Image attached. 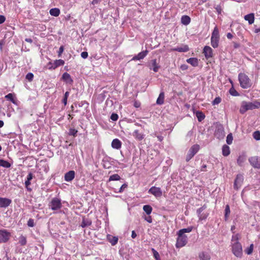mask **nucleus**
Returning <instances> with one entry per match:
<instances>
[{"label": "nucleus", "instance_id": "nucleus-2", "mask_svg": "<svg viewBox=\"0 0 260 260\" xmlns=\"http://www.w3.org/2000/svg\"><path fill=\"white\" fill-rule=\"evenodd\" d=\"M260 107V103L257 101L254 102H243L242 103L240 109V112L242 114L244 113L249 110H253L257 109Z\"/></svg>", "mask_w": 260, "mask_h": 260}, {"label": "nucleus", "instance_id": "nucleus-64", "mask_svg": "<svg viewBox=\"0 0 260 260\" xmlns=\"http://www.w3.org/2000/svg\"><path fill=\"white\" fill-rule=\"evenodd\" d=\"M254 32L255 33H258L260 32V27L259 28H255L254 30Z\"/></svg>", "mask_w": 260, "mask_h": 260}, {"label": "nucleus", "instance_id": "nucleus-19", "mask_svg": "<svg viewBox=\"0 0 260 260\" xmlns=\"http://www.w3.org/2000/svg\"><path fill=\"white\" fill-rule=\"evenodd\" d=\"M61 79L67 84H72L73 82L70 74L66 72L63 74Z\"/></svg>", "mask_w": 260, "mask_h": 260}, {"label": "nucleus", "instance_id": "nucleus-44", "mask_svg": "<svg viewBox=\"0 0 260 260\" xmlns=\"http://www.w3.org/2000/svg\"><path fill=\"white\" fill-rule=\"evenodd\" d=\"M33 78H34V75L32 73H28L26 75V79L28 81H31L33 79Z\"/></svg>", "mask_w": 260, "mask_h": 260}, {"label": "nucleus", "instance_id": "nucleus-18", "mask_svg": "<svg viewBox=\"0 0 260 260\" xmlns=\"http://www.w3.org/2000/svg\"><path fill=\"white\" fill-rule=\"evenodd\" d=\"M133 136L137 140L139 141H142L144 138V134H143L142 133H140L138 129H136L134 131Z\"/></svg>", "mask_w": 260, "mask_h": 260}, {"label": "nucleus", "instance_id": "nucleus-13", "mask_svg": "<svg viewBox=\"0 0 260 260\" xmlns=\"http://www.w3.org/2000/svg\"><path fill=\"white\" fill-rule=\"evenodd\" d=\"M11 203L12 201L10 199L0 197V208H7Z\"/></svg>", "mask_w": 260, "mask_h": 260}, {"label": "nucleus", "instance_id": "nucleus-34", "mask_svg": "<svg viewBox=\"0 0 260 260\" xmlns=\"http://www.w3.org/2000/svg\"><path fill=\"white\" fill-rule=\"evenodd\" d=\"M91 224V221L88 219H83L82 221L81 222V226L82 228H85L87 226H89Z\"/></svg>", "mask_w": 260, "mask_h": 260}, {"label": "nucleus", "instance_id": "nucleus-1", "mask_svg": "<svg viewBox=\"0 0 260 260\" xmlns=\"http://www.w3.org/2000/svg\"><path fill=\"white\" fill-rule=\"evenodd\" d=\"M192 229L193 228L192 226H189L186 229H181L177 232V238L175 244L176 248H180L187 244L188 238L187 236L185 235V233L191 232Z\"/></svg>", "mask_w": 260, "mask_h": 260}, {"label": "nucleus", "instance_id": "nucleus-52", "mask_svg": "<svg viewBox=\"0 0 260 260\" xmlns=\"http://www.w3.org/2000/svg\"><path fill=\"white\" fill-rule=\"evenodd\" d=\"M34 177V175L31 173H28V175L27 176V180L30 181Z\"/></svg>", "mask_w": 260, "mask_h": 260}, {"label": "nucleus", "instance_id": "nucleus-47", "mask_svg": "<svg viewBox=\"0 0 260 260\" xmlns=\"http://www.w3.org/2000/svg\"><path fill=\"white\" fill-rule=\"evenodd\" d=\"M110 118L113 121H116L118 118V115L116 113H112L110 116Z\"/></svg>", "mask_w": 260, "mask_h": 260}, {"label": "nucleus", "instance_id": "nucleus-61", "mask_svg": "<svg viewBox=\"0 0 260 260\" xmlns=\"http://www.w3.org/2000/svg\"><path fill=\"white\" fill-rule=\"evenodd\" d=\"M226 36H227V38L229 39H231L233 37L232 34L230 32L227 34Z\"/></svg>", "mask_w": 260, "mask_h": 260}, {"label": "nucleus", "instance_id": "nucleus-25", "mask_svg": "<svg viewBox=\"0 0 260 260\" xmlns=\"http://www.w3.org/2000/svg\"><path fill=\"white\" fill-rule=\"evenodd\" d=\"M246 160V155L243 154L240 155L237 158V164L239 166H242Z\"/></svg>", "mask_w": 260, "mask_h": 260}, {"label": "nucleus", "instance_id": "nucleus-8", "mask_svg": "<svg viewBox=\"0 0 260 260\" xmlns=\"http://www.w3.org/2000/svg\"><path fill=\"white\" fill-rule=\"evenodd\" d=\"M11 233L6 230H0V243H6L8 241Z\"/></svg>", "mask_w": 260, "mask_h": 260}, {"label": "nucleus", "instance_id": "nucleus-58", "mask_svg": "<svg viewBox=\"0 0 260 260\" xmlns=\"http://www.w3.org/2000/svg\"><path fill=\"white\" fill-rule=\"evenodd\" d=\"M140 105H141V104L140 102H135L134 103V106L136 107V108H139L140 107Z\"/></svg>", "mask_w": 260, "mask_h": 260}, {"label": "nucleus", "instance_id": "nucleus-38", "mask_svg": "<svg viewBox=\"0 0 260 260\" xmlns=\"http://www.w3.org/2000/svg\"><path fill=\"white\" fill-rule=\"evenodd\" d=\"M253 138L257 140H260V132L259 131H256L253 132L252 134Z\"/></svg>", "mask_w": 260, "mask_h": 260}, {"label": "nucleus", "instance_id": "nucleus-24", "mask_svg": "<svg viewBox=\"0 0 260 260\" xmlns=\"http://www.w3.org/2000/svg\"><path fill=\"white\" fill-rule=\"evenodd\" d=\"M222 153L224 156H227L230 154V149L229 146L224 145L222 146Z\"/></svg>", "mask_w": 260, "mask_h": 260}, {"label": "nucleus", "instance_id": "nucleus-26", "mask_svg": "<svg viewBox=\"0 0 260 260\" xmlns=\"http://www.w3.org/2000/svg\"><path fill=\"white\" fill-rule=\"evenodd\" d=\"M181 21L184 25H188L190 22V18L187 15H183L182 16Z\"/></svg>", "mask_w": 260, "mask_h": 260}, {"label": "nucleus", "instance_id": "nucleus-57", "mask_svg": "<svg viewBox=\"0 0 260 260\" xmlns=\"http://www.w3.org/2000/svg\"><path fill=\"white\" fill-rule=\"evenodd\" d=\"M159 67L160 66H153L152 69L150 68V70H152L154 72H157Z\"/></svg>", "mask_w": 260, "mask_h": 260}, {"label": "nucleus", "instance_id": "nucleus-11", "mask_svg": "<svg viewBox=\"0 0 260 260\" xmlns=\"http://www.w3.org/2000/svg\"><path fill=\"white\" fill-rule=\"evenodd\" d=\"M244 181V177L242 174H238L234 181V188L238 190L242 186Z\"/></svg>", "mask_w": 260, "mask_h": 260}, {"label": "nucleus", "instance_id": "nucleus-31", "mask_svg": "<svg viewBox=\"0 0 260 260\" xmlns=\"http://www.w3.org/2000/svg\"><path fill=\"white\" fill-rule=\"evenodd\" d=\"M14 94L13 93H10L8 94L7 95H6L5 96V98L7 100L11 101L12 103H13L14 104H16V102L14 98Z\"/></svg>", "mask_w": 260, "mask_h": 260}, {"label": "nucleus", "instance_id": "nucleus-60", "mask_svg": "<svg viewBox=\"0 0 260 260\" xmlns=\"http://www.w3.org/2000/svg\"><path fill=\"white\" fill-rule=\"evenodd\" d=\"M206 168H207V166L206 165H203L202 166V167H201V171H204V172L206 171Z\"/></svg>", "mask_w": 260, "mask_h": 260}, {"label": "nucleus", "instance_id": "nucleus-14", "mask_svg": "<svg viewBox=\"0 0 260 260\" xmlns=\"http://www.w3.org/2000/svg\"><path fill=\"white\" fill-rule=\"evenodd\" d=\"M75 176V171L71 170V171H69V172H67L64 174V180L66 181L70 182L74 179Z\"/></svg>", "mask_w": 260, "mask_h": 260}, {"label": "nucleus", "instance_id": "nucleus-17", "mask_svg": "<svg viewBox=\"0 0 260 260\" xmlns=\"http://www.w3.org/2000/svg\"><path fill=\"white\" fill-rule=\"evenodd\" d=\"M189 50V47L186 45H182L181 47L172 48L171 51H178L179 52H186Z\"/></svg>", "mask_w": 260, "mask_h": 260}, {"label": "nucleus", "instance_id": "nucleus-42", "mask_svg": "<svg viewBox=\"0 0 260 260\" xmlns=\"http://www.w3.org/2000/svg\"><path fill=\"white\" fill-rule=\"evenodd\" d=\"M221 102V99L220 97H216L215 99L213 101L212 104L213 105H215L219 104Z\"/></svg>", "mask_w": 260, "mask_h": 260}, {"label": "nucleus", "instance_id": "nucleus-27", "mask_svg": "<svg viewBox=\"0 0 260 260\" xmlns=\"http://www.w3.org/2000/svg\"><path fill=\"white\" fill-rule=\"evenodd\" d=\"M49 13L51 16L57 17L60 14V10L58 8H52L50 10Z\"/></svg>", "mask_w": 260, "mask_h": 260}, {"label": "nucleus", "instance_id": "nucleus-37", "mask_svg": "<svg viewBox=\"0 0 260 260\" xmlns=\"http://www.w3.org/2000/svg\"><path fill=\"white\" fill-rule=\"evenodd\" d=\"M152 252L153 254V256L155 258V260H160V256L158 252L155 250L154 248L151 249Z\"/></svg>", "mask_w": 260, "mask_h": 260}, {"label": "nucleus", "instance_id": "nucleus-46", "mask_svg": "<svg viewBox=\"0 0 260 260\" xmlns=\"http://www.w3.org/2000/svg\"><path fill=\"white\" fill-rule=\"evenodd\" d=\"M77 132V130L74 128H71L69 131V135L75 137L76 136Z\"/></svg>", "mask_w": 260, "mask_h": 260}, {"label": "nucleus", "instance_id": "nucleus-63", "mask_svg": "<svg viewBox=\"0 0 260 260\" xmlns=\"http://www.w3.org/2000/svg\"><path fill=\"white\" fill-rule=\"evenodd\" d=\"M92 4L94 5V4H97L99 3V1L98 0H92V2H91Z\"/></svg>", "mask_w": 260, "mask_h": 260}, {"label": "nucleus", "instance_id": "nucleus-59", "mask_svg": "<svg viewBox=\"0 0 260 260\" xmlns=\"http://www.w3.org/2000/svg\"><path fill=\"white\" fill-rule=\"evenodd\" d=\"M132 238L134 239L137 237V234L135 231H133L132 232Z\"/></svg>", "mask_w": 260, "mask_h": 260}, {"label": "nucleus", "instance_id": "nucleus-23", "mask_svg": "<svg viewBox=\"0 0 260 260\" xmlns=\"http://www.w3.org/2000/svg\"><path fill=\"white\" fill-rule=\"evenodd\" d=\"M165 93L164 92H161L156 100V104L157 105H162L164 103Z\"/></svg>", "mask_w": 260, "mask_h": 260}, {"label": "nucleus", "instance_id": "nucleus-22", "mask_svg": "<svg viewBox=\"0 0 260 260\" xmlns=\"http://www.w3.org/2000/svg\"><path fill=\"white\" fill-rule=\"evenodd\" d=\"M244 19L248 21L249 24H251L254 23V15L253 13H250L244 16Z\"/></svg>", "mask_w": 260, "mask_h": 260}, {"label": "nucleus", "instance_id": "nucleus-33", "mask_svg": "<svg viewBox=\"0 0 260 260\" xmlns=\"http://www.w3.org/2000/svg\"><path fill=\"white\" fill-rule=\"evenodd\" d=\"M143 209L147 215H150L152 211V208L148 205H144Z\"/></svg>", "mask_w": 260, "mask_h": 260}, {"label": "nucleus", "instance_id": "nucleus-35", "mask_svg": "<svg viewBox=\"0 0 260 260\" xmlns=\"http://www.w3.org/2000/svg\"><path fill=\"white\" fill-rule=\"evenodd\" d=\"M120 179V176L117 174H113L110 176L109 181H118Z\"/></svg>", "mask_w": 260, "mask_h": 260}, {"label": "nucleus", "instance_id": "nucleus-40", "mask_svg": "<svg viewBox=\"0 0 260 260\" xmlns=\"http://www.w3.org/2000/svg\"><path fill=\"white\" fill-rule=\"evenodd\" d=\"M253 249V245L252 244L250 245V246L248 248H247L245 250V252L248 255L251 254L252 253Z\"/></svg>", "mask_w": 260, "mask_h": 260}, {"label": "nucleus", "instance_id": "nucleus-41", "mask_svg": "<svg viewBox=\"0 0 260 260\" xmlns=\"http://www.w3.org/2000/svg\"><path fill=\"white\" fill-rule=\"evenodd\" d=\"M226 141L227 144H228L229 145H230L232 143L233 136H232V134H230L227 136Z\"/></svg>", "mask_w": 260, "mask_h": 260}, {"label": "nucleus", "instance_id": "nucleus-53", "mask_svg": "<svg viewBox=\"0 0 260 260\" xmlns=\"http://www.w3.org/2000/svg\"><path fill=\"white\" fill-rule=\"evenodd\" d=\"M81 56L83 58H86L88 56V53L86 51L82 52L81 54Z\"/></svg>", "mask_w": 260, "mask_h": 260}, {"label": "nucleus", "instance_id": "nucleus-4", "mask_svg": "<svg viewBox=\"0 0 260 260\" xmlns=\"http://www.w3.org/2000/svg\"><path fill=\"white\" fill-rule=\"evenodd\" d=\"M232 251L237 257L241 258L243 255L242 247L240 242L232 243Z\"/></svg>", "mask_w": 260, "mask_h": 260}, {"label": "nucleus", "instance_id": "nucleus-7", "mask_svg": "<svg viewBox=\"0 0 260 260\" xmlns=\"http://www.w3.org/2000/svg\"><path fill=\"white\" fill-rule=\"evenodd\" d=\"M50 206L52 210L60 209L61 207V200L57 198H53L50 203Z\"/></svg>", "mask_w": 260, "mask_h": 260}, {"label": "nucleus", "instance_id": "nucleus-28", "mask_svg": "<svg viewBox=\"0 0 260 260\" xmlns=\"http://www.w3.org/2000/svg\"><path fill=\"white\" fill-rule=\"evenodd\" d=\"M199 256L201 260H209L210 259V255L207 253L205 252L200 253Z\"/></svg>", "mask_w": 260, "mask_h": 260}, {"label": "nucleus", "instance_id": "nucleus-56", "mask_svg": "<svg viewBox=\"0 0 260 260\" xmlns=\"http://www.w3.org/2000/svg\"><path fill=\"white\" fill-rule=\"evenodd\" d=\"M64 50V47L63 46H61L59 49V51L58 52V55L60 56L61 55V54H62V53L63 52Z\"/></svg>", "mask_w": 260, "mask_h": 260}, {"label": "nucleus", "instance_id": "nucleus-48", "mask_svg": "<svg viewBox=\"0 0 260 260\" xmlns=\"http://www.w3.org/2000/svg\"><path fill=\"white\" fill-rule=\"evenodd\" d=\"M27 225L29 227H33L35 225L34 219L30 218L27 221Z\"/></svg>", "mask_w": 260, "mask_h": 260}, {"label": "nucleus", "instance_id": "nucleus-12", "mask_svg": "<svg viewBox=\"0 0 260 260\" xmlns=\"http://www.w3.org/2000/svg\"><path fill=\"white\" fill-rule=\"evenodd\" d=\"M148 193L153 194L156 198L161 197L162 192L160 187L155 186L151 187L148 190Z\"/></svg>", "mask_w": 260, "mask_h": 260}, {"label": "nucleus", "instance_id": "nucleus-62", "mask_svg": "<svg viewBox=\"0 0 260 260\" xmlns=\"http://www.w3.org/2000/svg\"><path fill=\"white\" fill-rule=\"evenodd\" d=\"M25 41L30 43H31L32 42V40L30 38H26L25 39Z\"/></svg>", "mask_w": 260, "mask_h": 260}, {"label": "nucleus", "instance_id": "nucleus-39", "mask_svg": "<svg viewBox=\"0 0 260 260\" xmlns=\"http://www.w3.org/2000/svg\"><path fill=\"white\" fill-rule=\"evenodd\" d=\"M239 235L238 234L233 235L232 238V243L239 242Z\"/></svg>", "mask_w": 260, "mask_h": 260}, {"label": "nucleus", "instance_id": "nucleus-50", "mask_svg": "<svg viewBox=\"0 0 260 260\" xmlns=\"http://www.w3.org/2000/svg\"><path fill=\"white\" fill-rule=\"evenodd\" d=\"M127 186V185L125 183L123 184L122 185V186H121V187L120 188L119 190V192H122L123 190V189L125 188H126Z\"/></svg>", "mask_w": 260, "mask_h": 260}, {"label": "nucleus", "instance_id": "nucleus-55", "mask_svg": "<svg viewBox=\"0 0 260 260\" xmlns=\"http://www.w3.org/2000/svg\"><path fill=\"white\" fill-rule=\"evenodd\" d=\"M145 219L149 223H151L152 222V219L150 216L145 217Z\"/></svg>", "mask_w": 260, "mask_h": 260}, {"label": "nucleus", "instance_id": "nucleus-16", "mask_svg": "<svg viewBox=\"0 0 260 260\" xmlns=\"http://www.w3.org/2000/svg\"><path fill=\"white\" fill-rule=\"evenodd\" d=\"M122 146L121 142L118 139H114L111 143V146L113 148L120 149Z\"/></svg>", "mask_w": 260, "mask_h": 260}, {"label": "nucleus", "instance_id": "nucleus-43", "mask_svg": "<svg viewBox=\"0 0 260 260\" xmlns=\"http://www.w3.org/2000/svg\"><path fill=\"white\" fill-rule=\"evenodd\" d=\"M230 93L231 95H232L233 96L239 95L238 92L234 88H231L230 89Z\"/></svg>", "mask_w": 260, "mask_h": 260}, {"label": "nucleus", "instance_id": "nucleus-20", "mask_svg": "<svg viewBox=\"0 0 260 260\" xmlns=\"http://www.w3.org/2000/svg\"><path fill=\"white\" fill-rule=\"evenodd\" d=\"M148 51H143L141 52H140L138 55L134 56L132 60H141L143 59L147 54Z\"/></svg>", "mask_w": 260, "mask_h": 260}, {"label": "nucleus", "instance_id": "nucleus-3", "mask_svg": "<svg viewBox=\"0 0 260 260\" xmlns=\"http://www.w3.org/2000/svg\"><path fill=\"white\" fill-rule=\"evenodd\" d=\"M219 29L217 26H216L212 31L211 37V44L214 48H216L219 46Z\"/></svg>", "mask_w": 260, "mask_h": 260}, {"label": "nucleus", "instance_id": "nucleus-51", "mask_svg": "<svg viewBox=\"0 0 260 260\" xmlns=\"http://www.w3.org/2000/svg\"><path fill=\"white\" fill-rule=\"evenodd\" d=\"M64 61L62 59L57 60L55 65H63Z\"/></svg>", "mask_w": 260, "mask_h": 260}, {"label": "nucleus", "instance_id": "nucleus-32", "mask_svg": "<svg viewBox=\"0 0 260 260\" xmlns=\"http://www.w3.org/2000/svg\"><path fill=\"white\" fill-rule=\"evenodd\" d=\"M196 116L199 120V121H202L204 119L205 117V115L201 111H197L196 113Z\"/></svg>", "mask_w": 260, "mask_h": 260}, {"label": "nucleus", "instance_id": "nucleus-49", "mask_svg": "<svg viewBox=\"0 0 260 260\" xmlns=\"http://www.w3.org/2000/svg\"><path fill=\"white\" fill-rule=\"evenodd\" d=\"M25 187L28 190L31 191V189L29 188V186L30 185V181L26 180L25 182Z\"/></svg>", "mask_w": 260, "mask_h": 260}, {"label": "nucleus", "instance_id": "nucleus-29", "mask_svg": "<svg viewBox=\"0 0 260 260\" xmlns=\"http://www.w3.org/2000/svg\"><path fill=\"white\" fill-rule=\"evenodd\" d=\"M224 211V220L226 221L228 220L231 213L230 208L229 205L225 206Z\"/></svg>", "mask_w": 260, "mask_h": 260}, {"label": "nucleus", "instance_id": "nucleus-9", "mask_svg": "<svg viewBox=\"0 0 260 260\" xmlns=\"http://www.w3.org/2000/svg\"><path fill=\"white\" fill-rule=\"evenodd\" d=\"M206 208V205H204L197 210V213L200 220H205L207 218L209 214L207 212H203Z\"/></svg>", "mask_w": 260, "mask_h": 260}, {"label": "nucleus", "instance_id": "nucleus-36", "mask_svg": "<svg viewBox=\"0 0 260 260\" xmlns=\"http://www.w3.org/2000/svg\"><path fill=\"white\" fill-rule=\"evenodd\" d=\"M27 242L26 238L25 237L21 235L19 239V243L21 246L26 245Z\"/></svg>", "mask_w": 260, "mask_h": 260}, {"label": "nucleus", "instance_id": "nucleus-21", "mask_svg": "<svg viewBox=\"0 0 260 260\" xmlns=\"http://www.w3.org/2000/svg\"><path fill=\"white\" fill-rule=\"evenodd\" d=\"M107 239L113 246L115 245L117 243L118 240L117 237L113 236L110 235H107Z\"/></svg>", "mask_w": 260, "mask_h": 260}, {"label": "nucleus", "instance_id": "nucleus-10", "mask_svg": "<svg viewBox=\"0 0 260 260\" xmlns=\"http://www.w3.org/2000/svg\"><path fill=\"white\" fill-rule=\"evenodd\" d=\"M248 161L254 168L260 169V157L257 156H251L249 158Z\"/></svg>", "mask_w": 260, "mask_h": 260}, {"label": "nucleus", "instance_id": "nucleus-15", "mask_svg": "<svg viewBox=\"0 0 260 260\" xmlns=\"http://www.w3.org/2000/svg\"><path fill=\"white\" fill-rule=\"evenodd\" d=\"M203 53L204 54L206 58L212 57L213 55V50L212 49L208 46H206L203 49Z\"/></svg>", "mask_w": 260, "mask_h": 260}, {"label": "nucleus", "instance_id": "nucleus-30", "mask_svg": "<svg viewBox=\"0 0 260 260\" xmlns=\"http://www.w3.org/2000/svg\"><path fill=\"white\" fill-rule=\"evenodd\" d=\"M0 166L6 168H9L11 167V165L9 161L7 160L0 159Z\"/></svg>", "mask_w": 260, "mask_h": 260}, {"label": "nucleus", "instance_id": "nucleus-6", "mask_svg": "<svg viewBox=\"0 0 260 260\" xmlns=\"http://www.w3.org/2000/svg\"><path fill=\"white\" fill-rule=\"evenodd\" d=\"M200 149V146L198 144L192 145L189 149L186 157V161H189L194 155L198 152Z\"/></svg>", "mask_w": 260, "mask_h": 260}, {"label": "nucleus", "instance_id": "nucleus-54", "mask_svg": "<svg viewBox=\"0 0 260 260\" xmlns=\"http://www.w3.org/2000/svg\"><path fill=\"white\" fill-rule=\"evenodd\" d=\"M6 20V18L3 15H0V24L3 23Z\"/></svg>", "mask_w": 260, "mask_h": 260}, {"label": "nucleus", "instance_id": "nucleus-5", "mask_svg": "<svg viewBox=\"0 0 260 260\" xmlns=\"http://www.w3.org/2000/svg\"><path fill=\"white\" fill-rule=\"evenodd\" d=\"M238 77L240 85L243 88H247L250 86V80L247 75L240 73Z\"/></svg>", "mask_w": 260, "mask_h": 260}, {"label": "nucleus", "instance_id": "nucleus-45", "mask_svg": "<svg viewBox=\"0 0 260 260\" xmlns=\"http://www.w3.org/2000/svg\"><path fill=\"white\" fill-rule=\"evenodd\" d=\"M69 95V92L68 91H66L64 94L63 100H62V102L64 105H66L67 104V99H68V97Z\"/></svg>", "mask_w": 260, "mask_h": 260}]
</instances>
